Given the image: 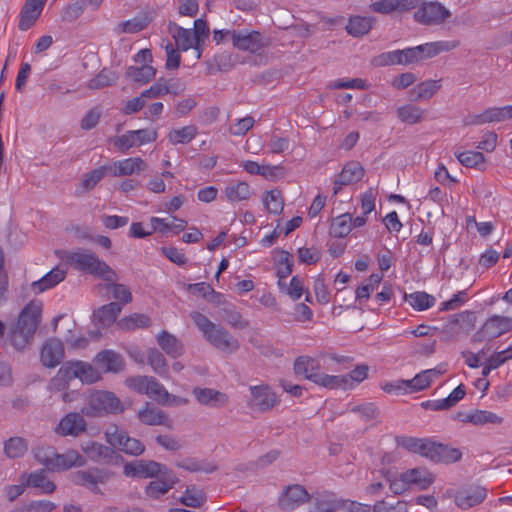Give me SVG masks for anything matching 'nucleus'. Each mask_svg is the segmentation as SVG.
I'll list each match as a JSON object with an SVG mask.
<instances>
[{"instance_id":"nucleus-1","label":"nucleus","mask_w":512,"mask_h":512,"mask_svg":"<svg viewBox=\"0 0 512 512\" xmlns=\"http://www.w3.org/2000/svg\"><path fill=\"white\" fill-rule=\"evenodd\" d=\"M42 303L31 301L20 312L17 322L11 325L8 333L10 344L18 351L23 350L33 340L41 322Z\"/></svg>"},{"instance_id":"nucleus-2","label":"nucleus","mask_w":512,"mask_h":512,"mask_svg":"<svg viewBox=\"0 0 512 512\" xmlns=\"http://www.w3.org/2000/svg\"><path fill=\"white\" fill-rule=\"evenodd\" d=\"M189 316L204 339L216 349L229 353L239 349L238 339L220 324L213 323L207 316L198 311H192Z\"/></svg>"},{"instance_id":"nucleus-3","label":"nucleus","mask_w":512,"mask_h":512,"mask_svg":"<svg viewBox=\"0 0 512 512\" xmlns=\"http://www.w3.org/2000/svg\"><path fill=\"white\" fill-rule=\"evenodd\" d=\"M64 260L75 270L100 278L103 281L118 280L117 273L96 253L88 249L67 252Z\"/></svg>"},{"instance_id":"nucleus-4","label":"nucleus","mask_w":512,"mask_h":512,"mask_svg":"<svg viewBox=\"0 0 512 512\" xmlns=\"http://www.w3.org/2000/svg\"><path fill=\"white\" fill-rule=\"evenodd\" d=\"M320 368L319 361L309 356L297 357L293 365L294 373L297 376H303L305 379L324 388L338 389L345 382L342 378L320 372Z\"/></svg>"},{"instance_id":"nucleus-5","label":"nucleus","mask_w":512,"mask_h":512,"mask_svg":"<svg viewBox=\"0 0 512 512\" xmlns=\"http://www.w3.org/2000/svg\"><path fill=\"white\" fill-rule=\"evenodd\" d=\"M125 406L120 399L110 391L98 390L91 393L81 413L88 417H103L108 414H120Z\"/></svg>"},{"instance_id":"nucleus-6","label":"nucleus","mask_w":512,"mask_h":512,"mask_svg":"<svg viewBox=\"0 0 512 512\" xmlns=\"http://www.w3.org/2000/svg\"><path fill=\"white\" fill-rule=\"evenodd\" d=\"M113 473L107 469L90 467L85 470H78L71 474V481L78 486L84 487L94 494H102L100 485L107 483Z\"/></svg>"},{"instance_id":"nucleus-7","label":"nucleus","mask_w":512,"mask_h":512,"mask_svg":"<svg viewBox=\"0 0 512 512\" xmlns=\"http://www.w3.org/2000/svg\"><path fill=\"white\" fill-rule=\"evenodd\" d=\"M451 16V12L440 2H420L414 12V20L422 25L432 26L444 23Z\"/></svg>"},{"instance_id":"nucleus-8","label":"nucleus","mask_w":512,"mask_h":512,"mask_svg":"<svg viewBox=\"0 0 512 512\" xmlns=\"http://www.w3.org/2000/svg\"><path fill=\"white\" fill-rule=\"evenodd\" d=\"M105 436L112 447L126 454L139 456L145 451V446L140 440L130 437L126 431L119 430L117 426L108 429Z\"/></svg>"},{"instance_id":"nucleus-9","label":"nucleus","mask_w":512,"mask_h":512,"mask_svg":"<svg viewBox=\"0 0 512 512\" xmlns=\"http://www.w3.org/2000/svg\"><path fill=\"white\" fill-rule=\"evenodd\" d=\"M232 44L239 50L257 53L268 45V39L258 31L233 30Z\"/></svg>"},{"instance_id":"nucleus-10","label":"nucleus","mask_w":512,"mask_h":512,"mask_svg":"<svg viewBox=\"0 0 512 512\" xmlns=\"http://www.w3.org/2000/svg\"><path fill=\"white\" fill-rule=\"evenodd\" d=\"M167 468L166 465L159 462L141 459L126 463L123 473L127 477L155 478Z\"/></svg>"},{"instance_id":"nucleus-11","label":"nucleus","mask_w":512,"mask_h":512,"mask_svg":"<svg viewBox=\"0 0 512 512\" xmlns=\"http://www.w3.org/2000/svg\"><path fill=\"white\" fill-rule=\"evenodd\" d=\"M311 495L300 484L286 486L278 498V506L283 511H293L311 500Z\"/></svg>"},{"instance_id":"nucleus-12","label":"nucleus","mask_w":512,"mask_h":512,"mask_svg":"<svg viewBox=\"0 0 512 512\" xmlns=\"http://www.w3.org/2000/svg\"><path fill=\"white\" fill-rule=\"evenodd\" d=\"M511 330L512 318L493 315L485 321L482 328L476 333L475 337L479 341L494 339Z\"/></svg>"},{"instance_id":"nucleus-13","label":"nucleus","mask_w":512,"mask_h":512,"mask_svg":"<svg viewBox=\"0 0 512 512\" xmlns=\"http://www.w3.org/2000/svg\"><path fill=\"white\" fill-rule=\"evenodd\" d=\"M81 448L84 454L96 463L112 464L122 459V456L117 454L113 448L95 441H88Z\"/></svg>"},{"instance_id":"nucleus-14","label":"nucleus","mask_w":512,"mask_h":512,"mask_svg":"<svg viewBox=\"0 0 512 512\" xmlns=\"http://www.w3.org/2000/svg\"><path fill=\"white\" fill-rule=\"evenodd\" d=\"M365 174L360 162H347L333 183V194L337 195L343 186L359 182Z\"/></svg>"},{"instance_id":"nucleus-15","label":"nucleus","mask_w":512,"mask_h":512,"mask_svg":"<svg viewBox=\"0 0 512 512\" xmlns=\"http://www.w3.org/2000/svg\"><path fill=\"white\" fill-rule=\"evenodd\" d=\"M250 392V406L259 412H267L278 403L276 394L267 385L251 386Z\"/></svg>"},{"instance_id":"nucleus-16","label":"nucleus","mask_w":512,"mask_h":512,"mask_svg":"<svg viewBox=\"0 0 512 512\" xmlns=\"http://www.w3.org/2000/svg\"><path fill=\"white\" fill-rule=\"evenodd\" d=\"M64 355L62 341L57 338H49L42 346L40 361L43 366L54 368L62 362Z\"/></svg>"},{"instance_id":"nucleus-17","label":"nucleus","mask_w":512,"mask_h":512,"mask_svg":"<svg viewBox=\"0 0 512 512\" xmlns=\"http://www.w3.org/2000/svg\"><path fill=\"white\" fill-rule=\"evenodd\" d=\"M87 423L83 416L76 412L65 415L57 425L55 432L61 436L77 437L86 431Z\"/></svg>"},{"instance_id":"nucleus-18","label":"nucleus","mask_w":512,"mask_h":512,"mask_svg":"<svg viewBox=\"0 0 512 512\" xmlns=\"http://www.w3.org/2000/svg\"><path fill=\"white\" fill-rule=\"evenodd\" d=\"M487 496V489L482 486H470L457 491L455 503L461 509H469L482 503Z\"/></svg>"},{"instance_id":"nucleus-19","label":"nucleus","mask_w":512,"mask_h":512,"mask_svg":"<svg viewBox=\"0 0 512 512\" xmlns=\"http://www.w3.org/2000/svg\"><path fill=\"white\" fill-rule=\"evenodd\" d=\"M159 476L158 480L151 481L145 488L146 495L154 499L165 495L178 482L175 473L169 468L160 473Z\"/></svg>"},{"instance_id":"nucleus-20","label":"nucleus","mask_w":512,"mask_h":512,"mask_svg":"<svg viewBox=\"0 0 512 512\" xmlns=\"http://www.w3.org/2000/svg\"><path fill=\"white\" fill-rule=\"evenodd\" d=\"M110 173L114 177L130 176L140 173L147 168L146 162L140 157H131L113 162Z\"/></svg>"},{"instance_id":"nucleus-21","label":"nucleus","mask_w":512,"mask_h":512,"mask_svg":"<svg viewBox=\"0 0 512 512\" xmlns=\"http://www.w3.org/2000/svg\"><path fill=\"white\" fill-rule=\"evenodd\" d=\"M95 364L102 368L104 372L118 373L124 370L125 361L123 357L112 350H103L99 352L95 359Z\"/></svg>"},{"instance_id":"nucleus-22","label":"nucleus","mask_w":512,"mask_h":512,"mask_svg":"<svg viewBox=\"0 0 512 512\" xmlns=\"http://www.w3.org/2000/svg\"><path fill=\"white\" fill-rule=\"evenodd\" d=\"M193 395L200 404L214 408L224 407L229 401L225 393L212 388L196 387L193 389Z\"/></svg>"},{"instance_id":"nucleus-23","label":"nucleus","mask_w":512,"mask_h":512,"mask_svg":"<svg viewBox=\"0 0 512 512\" xmlns=\"http://www.w3.org/2000/svg\"><path fill=\"white\" fill-rule=\"evenodd\" d=\"M466 395L465 386L458 385L446 398L440 400H428L421 405L425 409L432 411L447 410L455 406Z\"/></svg>"},{"instance_id":"nucleus-24","label":"nucleus","mask_w":512,"mask_h":512,"mask_svg":"<svg viewBox=\"0 0 512 512\" xmlns=\"http://www.w3.org/2000/svg\"><path fill=\"white\" fill-rule=\"evenodd\" d=\"M137 416L139 421L145 425L169 426L167 414L164 411L153 407L149 402H146L145 406L138 411Z\"/></svg>"},{"instance_id":"nucleus-25","label":"nucleus","mask_w":512,"mask_h":512,"mask_svg":"<svg viewBox=\"0 0 512 512\" xmlns=\"http://www.w3.org/2000/svg\"><path fill=\"white\" fill-rule=\"evenodd\" d=\"M44 5L34 2L32 0H26L20 13V20L18 27L21 31H26L34 25L36 20L39 18Z\"/></svg>"},{"instance_id":"nucleus-26","label":"nucleus","mask_w":512,"mask_h":512,"mask_svg":"<svg viewBox=\"0 0 512 512\" xmlns=\"http://www.w3.org/2000/svg\"><path fill=\"white\" fill-rule=\"evenodd\" d=\"M86 464L85 458L75 450H68L63 454L54 453L52 471L68 470L72 467H81Z\"/></svg>"},{"instance_id":"nucleus-27","label":"nucleus","mask_w":512,"mask_h":512,"mask_svg":"<svg viewBox=\"0 0 512 512\" xmlns=\"http://www.w3.org/2000/svg\"><path fill=\"white\" fill-rule=\"evenodd\" d=\"M66 277V271L55 267L47 274H45L41 279L34 281L31 284V288L35 293H42L47 289L53 288L62 282Z\"/></svg>"},{"instance_id":"nucleus-28","label":"nucleus","mask_w":512,"mask_h":512,"mask_svg":"<svg viewBox=\"0 0 512 512\" xmlns=\"http://www.w3.org/2000/svg\"><path fill=\"white\" fill-rule=\"evenodd\" d=\"M157 343L168 356L173 358H177L184 353L183 343L165 330L157 336Z\"/></svg>"},{"instance_id":"nucleus-29","label":"nucleus","mask_w":512,"mask_h":512,"mask_svg":"<svg viewBox=\"0 0 512 512\" xmlns=\"http://www.w3.org/2000/svg\"><path fill=\"white\" fill-rule=\"evenodd\" d=\"M122 307L117 302L103 305L94 312V319L102 327L111 326L120 314Z\"/></svg>"},{"instance_id":"nucleus-30","label":"nucleus","mask_w":512,"mask_h":512,"mask_svg":"<svg viewBox=\"0 0 512 512\" xmlns=\"http://www.w3.org/2000/svg\"><path fill=\"white\" fill-rule=\"evenodd\" d=\"M441 88L438 80H426L414 86L409 92L410 101L429 100Z\"/></svg>"},{"instance_id":"nucleus-31","label":"nucleus","mask_w":512,"mask_h":512,"mask_svg":"<svg viewBox=\"0 0 512 512\" xmlns=\"http://www.w3.org/2000/svg\"><path fill=\"white\" fill-rule=\"evenodd\" d=\"M345 505V501L337 500L333 493L325 492L314 498V507L310 512H336Z\"/></svg>"},{"instance_id":"nucleus-32","label":"nucleus","mask_w":512,"mask_h":512,"mask_svg":"<svg viewBox=\"0 0 512 512\" xmlns=\"http://www.w3.org/2000/svg\"><path fill=\"white\" fill-rule=\"evenodd\" d=\"M499 107L488 108L481 114H469L463 119L465 126L482 125L491 122H501Z\"/></svg>"},{"instance_id":"nucleus-33","label":"nucleus","mask_w":512,"mask_h":512,"mask_svg":"<svg viewBox=\"0 0 512 512\" xmlns=\"http://www.w3.org/2000/svg\"><path fill=\"white\" fill-rule=\"evenodd\" d=\"M373 21L370 17L351 16L346 25V31L353 37L363 36L372 29Z\"/></svg>"},{"instance_id":"nucleus-34","label":"nucleus","mask_w":512,"mask_h":512,"mask_svg":"<svg viewBox=\"0 0 512 512\" xmlns=\"http://www.w3.org/2000/svg\"><path fill=\"white\" fill-rule=\"evenodd\" d=\"M396 113L401 122L409 125L420 123L425 116V110L413 104L400 106Z\"/></svg>"},{"instance_id":"nucleus-35","label":"nucleus","mask_w":512,"mask_h":512,"mask_svg":"<svg viewBox=\"0 0 512 512\" xmlns=\"http://www.w3.org/2000/svg\"><path fill=\"white\" fill-rule=\"evenodd\" d=\"M408 485L415 484L421 489L428 488L433 483V476L430 472L422 468H413L403 473Z\"/></svg>"},{"instance_id":"nucleus-36","label":"nucleus","mask_w":512,"mask_h":512,"mask_svg":"<svg viewBox=\"0 0 512 512\" xmlns=\"http://www.w3.org/2000/svg\"><path fill=\"white\" fill-rule=\"evenodd\" d=\"M151 325V319L146 314L134 313L126 316L117 322L121 330L131 331L138 328H148Z\"/></svg>"},{"instance_id":"nucleus-37","label":"nucleus","mask_w":512,"mask_h":512,"mask_svg":"<svg viewBox=\"0 0 512 512\" xmlns=\"http://www.w3.org/2000/svg\"><path fill=\"white\" fill-rule=\"evenodd\" d=\"M198 134V129L194 125L184 126L179 129H172L168 133V141L173 145L188 144Z\"/></svg>"},{"instance_id":"nucleus-38","label":"nucleus","mask_w":512,"mask_h":512,"mask_svg":"<svg viewBox=\"0 0 512 512\" xmlns=\"http://www.w3.org/2000/svg\"><path fill=\"white\" fill-rule=\"evenodd\" d=\"M222 318L234 329H247L249 321L243 319L241 313L232 304H226L221 309Z\"/></svg>"},{"instance_id":"nucleus-39","label":"nucleus","mask_w":512,"mask_h":512,"mask_svg":"<svg viewBox=\"0 0 512 512\" xmlns=\"http://www.w3.org/2000/svg\"><path fill=\"white\" fill-rule=\"evenodd\" d=\"M476 316L471 311H463L458 314H454L450 316L449 323L447 327L451 330L454 327H458L460 331L469 332L475 326Z\"/></svg>"},{"instance_id":"nucleus-40","label":"nucleus","mask_w":512,"mask_h":512,"mask_svg":"<svg viewBox=\"0 0 512 512\" xmlns=\"http://www.w3.org/2000/svg\"><path fill=\"white\" fill-rule=\"evenodd\" d=\"M463 422L472 423L474 425L501 424L503 418L490 411L475 410L466 415Z\"/></svg>"},{"instance_id":"nucleus-41","label":"nucleus","mask_w":512,"mask_h":512,"mask_svg":"<svg viewBox=\"0 0 512 512\" xmlns=\"http://www.w3.org/2000/svg\"><path fill=\"white\" fill-rule=\"evenodd\" d=\"M251 190L246 182H231L225 188V196L230 202L247 200Z\"/></svg>"},{"instance_id":"nucleus-42","label":"nucleus","mask_w":512,"mask_h":512,"mask_svg":"<svg viewBox=\"0 0 512 512\" xmlns=\"http://www.w3.org/2000/svg\"><path fill=\"white\" fill-rule=\"evenodd\" d=\"M156 75V69L151 65L129 66L126 69L125 76L132 79L135 82L147 83L154 79Z\"/></svg>"},{"instance_id":"nucleus-43","label":"nucleus","mask_w":512,"mask_h":512,"mask_svg":"<svg viewBox=\"0 0 512 512\" xmlns=\"http://www.w3.org/2000/svg\"><path fill=\"white\" fill-rule=\"evenodd\" d=\"M118 74L108 68H103L94 78H92L87 87L89 89H102L112 86L118 81Z\"/></svg>"},{"instance_id":"nucleus-44","label":"nucleus","mask_w":512,"mask_h":512,"mask_svg":"<svg viewBox=\"0 0 512 512\" xmlns=\"http://www.w3.org/2000/svg\"><path fill=\"white\" fill-rule=\"evenodd\" d=\"M351 228L352 216L345 213L333 219L329 233L335 238H343L350 233Z\"/></svg>"},{"instance_id":"nucleus-45","label":"nucleus","mask_w":512,"mask_h":512,"mask_svg":"<svg viewBox=\"0 0 512 512\" xmlns=\"http://www.w3.org/2000/svg\"><path fill=\"white\" fill-rule=\"evenodd\" d=\"M27 486L40 488L44 493L51 494L55 491L56 485L47 479L44 470H37L29 474Z\"/></svg>"},{"instance_id":"nucleus-46","label":"nucleus","mask_w":512,"mask_h":512,"mask_svg":"<svg viewBox=\"0 0 512 512\" xmlns=\"http://www.w3.org/2000/svg\"><path fill=\"white\" fill-rule=\"evenodd\" d=\"M180 502L191 508H199L206 502V496L203 490L196 486H188L180 499Z\"/></svg>"},{"instance_id":"nucleus-47","label":"nucleus","mask_w":512,"mask_h":512,"mask_svg":"<svg viewBox=\"0 0 512 512\" xmlns=\"http://www.w3.org/2000/svg\"><path fill=\"white\" fill-rule=\"evenodd\" d=\"M117 281L118 280L106 281L107 284L105 288L107 291L112 293L113 298L118 300L117 303L122 307L132 301V294L126 285L119 284Z\"/></svg>"},{"instance_id":"nucleus-48","label":"nucleus","mask_w":512,"mask_h":512,"mask_svg":"<svg viewBox=\"0 0 512 512\" xmlns=\"http://www.w3.org/2000/svg\"><path fill=\"white\" fill-rule=\"evenodd\" d=\"M263 203L269 213L279 215L284 209V199L282 192L278 189L267 191L263 198Z\"/></svg>"},{"instance_id":"nucleus-49","label":"nucleus","mask_w":512,"mask_h":512,"mask_svg":"<svg viewBox=\"0 0 512 512\" xmlns=\"http://www.w3.org/2000/svg\"><path fill=\"white\" fill-rule=\"evenodd\" d=\"M148 363L153 371L161 377L168 375V366L164 355L157 349L148 350Z\"/></svg>"},{"instance_id":"nucleus-50","label":"nucleus","mask_w":512,"mask_h":512,"mask_svg":"<svg viewBox=\"0 0 512 512\" xmlns=\"http://www.w3.org/2000/svg\"><path fill=\"white\" fill-rule=\"evenodd\" d=\"M405 298L414 309L419 311L426 310L432 307L435 303V298L423 291L406 295Z\"/></svg>"},{"instance_id":"nucleus-51","label":"nucleus","mask_w":512,"mask_h":512,"mask_svg":"<svg viewBox=\"0 0 512 512\" xmlns=\"http://www.w3.org/2000/svg\"><path fill=\"white\" fill-rule=\"evenodd\" d=\"M111 171V167L107 165H103L96 169L91 170L90 172L84 174L82 179V186L86 191L92 190L101 179L109 174Z\"/></svg>"},{"instance_id":"nucleus-52","label":"nucleus","mask_w":512,"mask_h":512,"mask_svg":"<svg viewBox=\"0 0 512 512\" xmlns=\"http://www.w3.org/2000/svg\"><path fill=\"white\" fill-rule=\"evenodd\" d=\"M461 458L462 452L459 449L439 442L436 463L452 464Z\"/></svg>"},{"instance_id":"nucleus-53","label":"nucleus","mask_w":512,"mask_h":512,"mask_svg":"<svg viewBox=\"0 0 512 512\" xmlns=\"http://www.w3.org/2000/svg\"><path fill=\"white\" fill-rule=\"evenodd\" d=\"M455 156L467 168H480L485 163L483 153L478 151L455 152Z\"/></svg>"},{"instance_id":"nucleus-54","label":"nucleus","mask_w":512,"mask_h":512,"mask_svg":"<svg viewBox=\"0 0 512 512\" xmlns=\"http://www.w3.org/2000/svg\"><path fill=\"white\" fill-rule=\"evenodd\" d=\"M373 512H408L407 503L394 498L377 501L373 506Z\"/></svg>"},{"instance_id":"nucleus-55","label":"nucleus","mask_w":512,"mask_h":512,"mask_svg":"<svg viewBox=\"0 0 512 512\" xmlns=\"http://www.w3.org/2000/svg\"><path fill=\"white\" fill-rule=\"evenodd\" d=\"M4 451L9 458L22 457L27 451V443L21 437L10 438L5 442Z\"/></svg>"},{"instance_id":"nucleus-56","label":"nucleus","mask_w":512,"mask_h":512,"mask_svg":"<svg viewBox=\"0 0 512 512\" xmlns=\"http://www.w3.org/2000/svg\"><path fill=\"white\" fill-rule=\"evenodd\" d=\"M381 473L383 477L386 479V481L389 483L390 490L395 495L402 494L409 488V485L407 483V480H405V476L403 475V473L400 475V478H397L395 473H392L389 470H382Z\"/></svg>"},{"instance_id":"nucleus-57","label":"nucleus","mask_w":512,"mask_h":512,"mask_svg":"<svg viewBox=\"0 0 512 512\" xmlns=\"http://www.w3.org/2000/svg\"><path fill=\"white\" fill-rule=\"evenodd\" d=\"M368 366L367 365H358L355 369H353L348 375H339V378L345 380L343 385L339 386L338 389H346L348 387H352L353 382L360 383L365 380L368 376ZM338 377V375H336Z\"/></svg>"},{"instance_id":"nucleus-58","label":"nucleus","mask_w":512,"mask_h":512,"mask_svg":"<svg viewBox=\"0 0 512 512\" xmlns=\"http://www.w3.org/2000/svg\"><path fill=\"white\" fill-rule=\"evenodd\" d=\"M149 382L146 395L154 399L158 404H164L169 396V392L156 378L152 377Z\"/></svg>"},{"instance_id":"nucleus-59","label":"nucleus","mask_w":512,"mask_h":512,"mask_svg":"<svg viewBox=\"0 0 512 512\" xmlns=\"http://www.w3.org/2000/svg\"><path fill=\"white\" fill-rule=\"evenodd\" d=\"M78 379L86 384H92L101 379L100 374L92 367V365L77 361Z\"/></svg>"},{"instance_id":"nucleus-60","label":"nucleus","mask_w":512,"mask_h":512,"mask_svg":"<svg viewBox=\"0 0 512 512\" xmlns=\"http://www.w3.org/2000/svg\"><path fill=\"white\" fill-rule=\"evenodd\" d=\"M85 7V0H76L63 9L62 20L69 23L76 21L84 12Z\"/></svg>"},{"instance_id":"nucleus-61","label":"nucleus","mask_w":512,"mask_h":512,"mask_svg":"<svg viewBox=\"0 0 512 512\" xmlns=\"http://www.w3.org/2000/svg\"><path fill=\"white\" fill-rule=\"evenodd\" d=\"M173 38L184 51L192 48L195 40L191 29H185L180 26L176 27V32L173 34Z\"/></svg>"},{"instance_id":"nucleus-62","label":"nucleus","mask_w":512,"mask_h":512,"mask_svg":"<svg viewBox=\"0 0 512 512\" xmlns=\"http://www.w3.org/2000/svg\"><path fill=\"white\" fill-rule=\"evenodd\" d=\"M282 292H285L289 297L296 301L301 298L304 293V285L302 279L295 275L291 278L290 284L286 285L284 283L283 289H280Z\"/></svg>"},{"instance_id":"nucleus-63","label":"nucleus","mask_w":512,"mask_h":512,"mask_svg":"<svg viewBox=\"0 0 512 512\" xmlns=\"http://www.w3.org/2000/svg\"><path fill=\"white\" fill-rule=\"evenodd\" d=\"M373 64L378 67L402 64L400 50L382 53L373 59Z\"/></svg>"},{"instance_id":"nucleus-64","label":"nucleus","mask_w":512,"mask_h":512,"mask_svg":"<svg viewBox=\"0 0 512 512\" xmlns=\"http://www.w3.org/2000/svg\"><path fill=\"white\" fill-rule=\"evenodd\" d=\"M351 412L359 413L361 419L366 422L377 418L379 415L378 407L371 402L356 405L351 408Z\"/></svg>"}]
</instances>
